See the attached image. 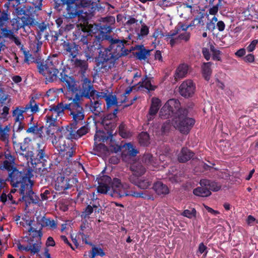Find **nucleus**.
I'll list each match as a JSON object with an SVG mask.
<instances>
[{
  "label": "nucleus",
  "mask_w": 258,
  "mask_h": 258,
  "mask_svg": "<svg viewBox=\"0 0 258 258\" xmlns=\"http://www.w3.org/2000/svg\"><path fill=\"white\" fill-rule=\"evenodd\" d=\"M143 161L148 165H152L153 167H156L157 165L153 155L150 153L144 154L143 156Z\"/></svg>",
  "instance_id": "obj_51"
},
{
  "label": "nucleus",
  "mask_w": 258,
  "mask_h": 258,
  "mask_svg": "<svg viewBox=\"0 0 258 258\" xmlns=\"http://www.w3.org/2000/svg\"><path fill=\"white\" fill-rule=\"evenodd\" d=\"M128 180L139 188L143 189L148 188L152 184V181L146 177H136L135 175H129Z\"/></svg>",
  "instance_id": "obj_20"
},
{
  "label": "nucleus",
  "mask_w": 258,
  "mask_h": 258,
  "mask_svg": "<svg viewBox=\"0 0 258 258\" xmlns=\"http://www.w3.org/2000/svg\"><path fill=\"white\" fill-rule=\"evenodd\" d=\"M111 183L113 193L117 197L122 198L126 195L125 192L130 188L128 183L121 182L120 179L117 178H114Z\"/></svg>",
  "instance_id": "obj_15"
},
{
  "label": "nucleus",
  "mask_w": 258,
  "mask_h": 258,
  "mask_svg": "<svg viewBox=\"0 0 258 258\" xmlns=\"http://www.w3.org/2000/svg\"><path fill=\"white\" fill-rule=\"evenodd\" d=\"M118 111V108L114 109L112 113L105 114L102 117L101 123L106 130H114L116 127V123L113 119L116 117Z\"/></svg>",
  "instance_id": "obj_18"
},
{
  "label": "nucleus",
  "mask_w": 258,
  "mask_h": 258,
  "mask_svg": "<svg viewBox=\"0 0 258 258\" xmlns=\"http://www.w3.org/2000/svg\"><path fill=\"white\" fill-rule=\"evenodd\" d=\"M193 194L196 196L201 197H208L211 195V191L206 186H201L193 190Z\"/></svg>",
  "instance_id": "obj_39"
},
{
  "label": "nucleus",
  "mask_w": 258,
  "mask_h": 258,
  "mask_svg": "<svg viewBox=\"0 0 258 258\" xmlns=\"http://www.w3.org/2000/svg\"><path fill=\"white\" fill-rule=\"evenodd\" d=\"M139 141L141 145L147 146L150 143L149 135L147 132H141L139 135Z\"/></svg>",
  "instance_id": "obj_46"
},
{
  "label": "nucleus",
  "mask_w": 258,
  "mask_h": 258,
  "mask_svg": "<svg viewBox=\"0 0 258 258\" xmlns=\"http://www.w3.org/2000/svg\"><path fill=\"white\" fill-rule=\"evenodd\" d=\"M212 62H203L201 66L202 75L206 81H209L212 74Z\"/></svg>",
  "instance_id": "obj_37"
},
{
  "label": "nucleus",
  "mask_w": 258,
  "mask_h": 258,
  "mask_svg": "<svg viewBox=\"0 0 258 258\" xmlns=\"http://www.w3.org/2000/svg\"><path fill=\"white\" fill-rule=\"evenodd\" d=\"M115 22V18L113 16H108L102 18V22L103 23L111 26L112 25H114Z\"/></svg>",
  "instance_id": "obj_64"
},
{
  "label": "nucleus",
  "mask_w": 258,
  "mask_h": 258,
  "mask_svg": "<svg viewBox=\"0 0 258 258\" xmlns=\"http://www.w3.org/2000/svg\"><path fill=\"white\" fill-rule=\"evenodd\" d=\"M33 222L32 220H26V224L31 226ZM42 229L40 228V229L37 230L32 227H30L28 230V231L29 232L32 233V237L33 238H37L38 239V241L41 240V237L42 236Z\"/></svg>",
  "instance_id": "obj_41"
},
{
  "label": "nucleus",
  "mask_w": 258,
  "mask_h": 258,
  "mask_svg": "<svg viewBox=\"0 0 258 258\" xmlns=\"http://www.w3.org/2000/svg\"><path fill=\"white\" fill-rule=\"evenodd\" d=\"M188 110L182 111V113L175 117L177 126L180 132L183 134H187L195 123V120L187 116Z\"/></svg>",
  "instance_id": "obj_10"
},
{
  "label": "nucleus",
  "mask_w": 258,
  "mask_h": 258,
  "mask_svg": "<svg viewBox=\"0 0 258 258\" xmlns=\"http://www.w3.org/2000/svg\"><path fill=\"white\" fill-rule=\"evenodd\" d=\"M68 128L63 130L60 136L57 137L54 136V139L52 140L53 146L59 152H66L63 154L66 156L68 162H71V158L76 153V148L72 146L73 138Z\"/></svg>",
  "instance_id": "obj_3"
},
{
  "label": "nucleus",
  "mask_w": 258,
  "mask_h": 258,
  "mask_svg": "<svg viewBox=\"0 0 258 258\" xmlns=\"http://www.w3.org/2000/svg\"><path fill=\"white\" fill-rule=\"evenodd\" d=\"M31 141L30 138L26 137L24 138L22 142L19 144V149H18V152L20 155L24 157L27 160L30 159L33 156V152L30 146Z\"/></svg>",
  "instance_id": "obj_17"
},
{
  "label": "nucleus",
  "mask_w": 258,
  "mask_h": 258,
  "mask_svg": "<svg viewBox=\"0 0 258 258\" xmlns=\"http://www.w3.org/2000/svg\"><path fill=\"white\" fill-rule=\"evenodd\" d=\"M76 27L73 32L72 39L73 42H75L80 46V48H82L89 43V41L91 40L94 35H91L90 31L83 24H77Z\"/></svg>",
  "instance_id": "obj_9"
},
{
  "label": "nucleus",
  "mask_w": 258,
  "mask_h": 258,
  "mask_svg": "<svg viewBox=\"0 0 258 258\" xmlns=\"http://www.w3.org/2000/svg\"><path fill=\"white\" fill-rule=\"evenodd\" d=\"M37 243L33 244L32 245H30L31 249L30 252L31 253L34 254L39 252L41 248V242L40 241L36 240Z\"/></svg>",
  "instance_id": "obj_58"
},
{
  "label": "nucleus",
  "mask_w": 258,
  "mask_h": 258,
  "mask_svg": "<svg viewBox=\"0 0 258 258\" xmlns=\"http://www.w3.org/2000/svg\"><path fill=\"white\" fill-rule=\"evenodd\" d=\"M22 23L21 24H19L17 26L18 29L21 28L22 27H24L25 26L28 25L29 24H31V19L29 17H25L23 16L21 18Z\"/></svg>",
  "instance_id": "obj_62"
},
{
  "label": "nucleus",
  "mask_w": 258,
  "mask_h": 258,
  "mask_svg": "<svg viewBox=\"0 0 258 258\" xmlns=\"http://www.w3.org/2000/svg\"><path fill=\"white\" fill-rule=\"evenodd\" d=\"M113 131V130H107V133H105L101 131H97L94 137L95 142H105L109 140L112 142Z\"/></svg>",
  "instance_id": "obj_23"
},
{
  "label": "nucleus",
  "mask_w": 258,
  "mask_h": 258,
  "mask_svg": "<svg viewBox=\"0 0 258 258\" xmlns=\"http://www.w3.org/2000/svg\"><path fill=\"white\" fill-rule=\"evenodd\" d=\"M130 169L133 172V173L130 175H135L136 177L142 176L146 171V169L143 164L138 162L132 164L130 167Z\"/></svg>",
  "instance_id": "obj_30"
},
{
  "label": "nucleus",
  "mask_w": 258,
  "mask_h": 258,
  "mask_svg": "<svg viewBox=\"0 0 258 258\" xmlns=\"http://www.w3.org/2000/svg\"><path fill=\"white\" fill-rule=\"evenodd\" d=\"M63 31L58 29V31H50V33L46 32L44 34V38L46 40H49L50 38V41L52 43H55L59 40V38L62 35Z\"/></svg>",
  "instance_id": "obj_38"
},
{
  "label": "nucleus",
  "mask_w": 258,
  "mask_h": 258,
  "mask_svg": "<svg viewBox=\"0 0 258 258\" xmlns=\"http://www.w3.org/2000/svg\"><path fill=\"white\" fill-rule=\"evenodd\" d=\"M94 209L92 207L91 205H88L82 212V216L84 218L89 217V216L93 213Z\"/></svg>",
  "instance_id": "obj_61"
},
{
  "label": "nucleus",
  "mask_w": 258,
  "mask_h": 258,
  "mask_svg": "<svg viewBox=\"0 0 258 258\" xmlns=\"http://www.w3.org/2000/svg\"><path fill=\"white\" fill-rule=\"evenodd\" d=\"M90 100V111L93 112L95 115H99L102 110V101L101 100L102 98H96L95 96H93L92 98H89Z\"/></svg>",
  "instance_id": "obj_27"
},
{
  "label": "nucleus",
  "mask_w": 258,
  "mask_h": 258,
  "mask_svg": "<svg viewBox=\"0 0 258 258\" xmlns=\"http://www.w3.org/2000/svg\"><path fill=\"white\" fill-rule=\"evenodd\" d=\"M63 48L64 54L68 56L71 61H73V59L79 54L80 46L75 42H69L64 41Z\"/></svg>",
  "instance_id": "obj_19"
},
{
  "label": "nucleus",
  "mask_w": 258,
  "mask_h": 258,
  "mask_svg": "<svg viewBox=\"0 0 258 258\" xmlns=\"http://www.w3.org/2000/svg\"><path fill=\"white\" fill-rule=\"evenodd\" d=\"M57 117H56V115H55V116H53V115H47L46 116V121L47 125H48V127L46 128V133L48 136H49L50 134L53 135V133H51V130L49 128L51 126H55L56 123V120Z\"/></svg>",
  "instance_id": "obj_45"
},
{
  "label": "nucleus",
  "mask_w": 258,
  "mask_h": 258,
  "mask_svg": "<svg viewBox=\"0 0 258 258\" xmlns=\"http://www.w3.org/2000/svg\"><path fill=\"white\" fill-rule=\"evenodd\" d=\"M105 255V253L101 248L96 247L95 246L92 247V250L89 252V256L90 258H94L97 255H99L102 257Z\"/></svg>",
  "instance_id": "obj_47"
},
{
  "label": "nucleus",
  "mask_w": 258,
  "mask_h": 258,
  "mask_svg": "<svg viewBox=\"0 0 258 258\" xmlns=\"http://www.w3.org/2000/svg\"><path fill=\"white\" fill-rule=\"evenodd\" d=\"M168 106L170 110L173 111V113L175 117L182 113V111L187 110L186 109L181 108L180 107V103L178 99H170L164 104V108Z\"/></svg>",
  "instance_id": "obj_22"
},
{
  "label": "nucleus",
  "mask_w": 258,
  "mask_h": 258,
  "mask_svg": "<svg viewBox=\"0 0 258 258\" xmlns=\"http://www.w3.org/2000/svg\"><path fill=\"white\" fill-rule=\"evenodd\" d=\"M164 108V105L161 108L159 112V115L161 118L167 119L172 117H175V115L173 113V111L170 110L168 106L166 108Z\"/></svg>",
  "instance_id": "obj_44"
},
{
  "label": "nucleus",
  "mask_w": 258,
  "mask_h": 258,
  "mask_svg": "<svg viewBox=\"0 0 258 258\" xmlns=\"http://www.w3.org/2000/svg\"><path fill=\"white\" fill-rule=\"evenodd\" d=\"M210 51L212 53V58L214 60L221 61V55L222 52L215 48V46L213 44L210 45Z\"/></svg>",
  "instance_id": "obj_48"
},
{
  "label": "nucleus",
  "mask_w": 258,
  "mask_h": 258,
  "mask_svg": "<svg viewBox=\"0 0 258 258\" xmlns=\"http://www.w3.org/2000/svg\"><path fill=\"white\" fill-rule=\"evenodd\" d=\"M82 106L78 102V99H73L69 104L63 105L62 102L58 103L57 105H52L49 106V110L56 113V117H58L62 113L64 110H68L70 111V115L72 116L73 119H79L83 115L81 113Z\"/></svg>",
  "instance_id": "obj_5"
},
{
  "label": "nucleus",
  "mask_w": 258,
  "mask_h": 258,
  "mask_svg": "<svg viewBox=\"0 0 258 258\" xmlns=\"http://www.w3.org/2000/svg\"><path fill=\"white\" fill-rule=\"evenodd\" d=\"M25 128V123L21 121H16L13 125V131L16 132H20Z\"/></svg>",
  "instance_id": "obj_60"
},
{
  "label": "nucleus",
  "mask_w": 258,
  "mask_h": 258,
  "mask_svg": "<svg viewBox=\"0 0 258 258\" xmlns=\"http://www.w3.org/2000/svg\"><path fill=\"white\" fill-rule=\"evenodd\" d=\"M45 146L43 143H37L35 152L33 153V156L30 158L31 163L34 165L33 167L36 169L41 170L46 169L50 164L48 163V156L45 151Z\"/></svg>",
  "instance_id": "obj_6"
},
{
  "label": "nucleus",
  "mask_w": 258,
  "mask_h": 258,
  "mask_svg": "<svg viewBox=\"0 0 258 258\" xmlns=\"http://www.w3.org/2000/svg\"><path fill=\"white\" fill-rule=\"evenodd\" d=\"M102 41L100 38H97L94 36L92 37L89 43L84 45L81 49L83 50L85 56L88 60L90 58H96L98 56L97 62L96 63V71L98 73H104L107 72V70L101 68L99 66V63L101 62V53L104 51V49L101 45Z\"/></svg>",
  "instance_id": "obj_4"
},
{
  "label": "nucleus",
  "mask_w": 258,
  "mask_h": 258,
  "mask_svg": "<svg viewBox=\"0 0 258 258\" xmlns=\"http://www.w3.org/2000/svg\"><path fill=\"white\" fill-rule=\"evenodd\" d=\"M149 33V28L145 24H143L141 25L140 32L138 33V37L139 39L143 38L145 36L148 35Z\"/></svg>",
  "instance_id": "obj_55"
},
{
  "label": "nucleus",
  "mask_w": 258,
  "mask_h": 258,
  "mask_svg": "<svg viewBox=\"0 0 258 258\" xmlns=\"http://www.w3.org/2000/svg\"><path fill=\"white\" fill-rule=\"evenodd\" d=\"M36 220L37 223L41 225V229L44 227L54 229L57 227L56 222L54 220L47 217H38L36 218Z\"/></svg>",
  "instance_id": "obj_25"
},
{
  "label": "nucleus",
  "mask_w": 258,
  "mask_h": 258,
  "mask_svg": "<svg viewBox=\"0 0 258 258\" xmlns=\"http://www.w3.org/2000/svg\"><path fill=\"white\" fill-rule=\"evenodd\" d=\"M112 29V26L103 23L100 24L99 26V31L98 34L94 35V36L97 38H100V40L102 41L104 40H107V37H112V36L107 34V33H110Z\"/></svg>",
  "instance_id": "obj_24"
},
{
  "label": "nucleus",
  "mask_w": 258,
  "mask_h": 258,
  "mask_svg": "<svg viewBox=\"0 0 258 258\" xmlns=\"http://www.w3.org/2000/svg\"><path fill=\"white\" fill-rule=\"evenodd\" d=\"M96 98L97 99L98 98L105 99L107 109L113 105L118 106L117 97L115 95H113L112 93L108 94L104 92H99L97 95Z\"/></svg>",
  "instance_id": "obj_21"
},
{
  "label": "nucleus",
  "mask_w": 258,
  "mask_h": 258,
  "mask_svg": "<svg viewBox=\"0 0 258 258\" xmlns=\"http://www.w3.org/2000/svg\"><path fill=\"white\" fill-rule=\"evenodd\" d=\"M181 215L189 219L196 218L197 215V211L195 208H191V210H185L183 211Z\"/></svg>",
  "instance_id": "obj_54"
},
{
  "label": "nucleus",
  "mask_w": 258,
  "mask_h": 258,
  "mask_svg": "<svg viewBox=\"0 0 258 258\" xmlns=\"http://www.w3.org/2000/svg\"><path fill=\"white\" fill-rule=\"evenodd\" d=\"M44 128L43 125H39L37 122H33L32 125L26 130V133L28 134L38 135L40 138H42L43 130Z\"/></svg>",
  "instance_id": "obj_35"
},
{
  "label": "nucleus",
  "mask_w": 258,
  "mask_h": 258,
  "mask_svg": "<svg viewBox=\"0 0 258 258\" xmlns=\"http://www.w3.org/2000/svg\"><path fill=\"white\" fill-rule=\"evenodd\" d=\"M98 182L103 184H105L110 185L111 182V178L108 175L100 176V177H97Z\"/></svg>",
  "instance_id": "obj_57"
},
{
  "label": "nucleus",
  "mask_w": 258,
  "mask_h": 258,
  "mask_svg": "<svg viewBox=\"0 0 258 258\" xmlns=\"http://www.w3.org/2000/svg\"><path fill=\"white\" fill-rule=\"evenodd\" d=\"M107 39L109 46L108 48L104 49V51L101 53L100 59L102 60L99 63V66L107 70V72L114 67L117 59L127 56L136 48L133 46L130 48H127L130 43L124 38L120 39L116 37H107Z\"/></svg>",
  "instance_id": "obj_1"
},
{
  "label": "nucleus",
  "mask_w": 258,
  "mask_h": 258,
  "mask_svg": "<svg viewBox=\"0 0 258 258\" xmlns=\"http://www.w3.org/2000/svg\"><path fill=\"white\" fill-rule=\"evenodd\" d=\"M83 77L81 80V83L79 87H77V90L76 91V95L75 99H78L79 102L80 97H85L89 98L95 96L96 98L97 95L99 92L94 89L93 84L90 79L87 77Z\"/></svg>",
  "instance_id": "obj_8"
},
{
  "label": "nucleus",
  "mask_w": 258,
  "mask_h": 258,
  "mask_svg": "<svg viewBox=\"0 0 258 258\" xmlns=\"http://www.w3.org/2000/svg\"><path fill=\"white\" fill-rule=\"evenodd\" d=\"M58 81L64 83L69 91L76 93L77 90L76 81L73 76H70L66 74V71L62 70L60 73Z\"/></svg>",
  "instance_id": "obj_14"
},
{
  "label": "nucleus",
  "mask_w": 258,
  "mask_h": 258,
  "mask_svg": "<svg viewBox=\"0 0 258 258\" xmlns=\"http://www.w3.org/2000/svg\"><path fill=\"white\" fill-rule=\"evenodd\" d=\"M26 111L24 107L23 108V110H19L18 108L14 110L13 112V115L14 116H15V121H21L24 119L23 113Z\"/></svg>",
  "instance_id": "obj_53"
},
{
  "label": "nucleus",
  "mask_w": 258,
  "mask_h": 258,
  "mask_svg": "<svg viewBox=\"0 0 258 258\" xmlns=\"http://www.w3.org/2000/svg\"><path fill=\"white\" fill-rule=\"evenodd\" d=\"M81 113L83 115L82 117H80L79 119H73V122L70 124V125H68L66 127V128H68L70 135H71V137L73 138V139L77 140L83 136L86 135L88 132V128L86 126H83L78 129L77 131V124L82 121L85 117L84 114V110L83 108H82V110H81Z\"/></svg>",
  "instance_id": "obj_11"
},
{
  "label": "nucleus",
  "mask_w": 258,
  "mask_h": 258,
  "mask_svg": "<svg viewBox=\"0 0 258 258\" xmlns=\"http://www.w3.org/2000/svg\"><path fill=\"white\" fill-rule=\"evenodd\" d=\"M200 184L201 186H206L210 191H217L221 189V186L217 182L211 181L207 179H202L200 180Z\"/></svg>",
  "instance_id": "obj_31"
},
{
  "label": "nucleus",
  "mask_w": 258,
  "mask_h": 258,
  "mask_svg": "<svg viewBox=\"0 0 258 258\" xmlns=\"http://www.w3.org/2000/svg\"><path fill=\"white\" fill-rule=\"evenodd\" d=\"M137 47L139 50L134 53V55L140 60H145L147 58V55H150V51L146 49L143 46L138 45Z\"/></svg>",
  "instance_id": "obj_40"
},
{
  "label": "nucleus",
  "mask_w": 258,
  "mask_h": 258,
  "mask_svg": "<svg viewBox=\"0 0 258 258\" xmlns=\"http://www.w3.org/2000/svg\"><path fill=\"white\" fill-rule=\"evenodd\" d=\"M5 6L7 8L6 10H4L2 12L0 11V28L7 23L10 19V14L8 12V6L6 4L5 5Z\"/></svg>",
  "instance_id": "obj_43"
},
{
  "label": "nucleus",
  "mask_w": 258,
  "mask_h": 258,
  "mask_svg": "<svg viewBox=\"0 0 258 258\" xmlns=\"http://www.w3.org/2000/svg\"><path fill=\"white\" fill-rule=\"evenodd\" d=\"M196 90V85L191 80L183 81L179 87V94L185 98L191 97Z\"/></svg>",
  "instance_id": "obj_16"
},
{
  "label": "nucleus",
  "mask_w": 258,
  "mask_h": 258,
  "mask_svg": "<svg viewBox=\"0 0 258 258\" xmlns=\"http://www.w3.org/2000/svg\"><path fill=\"white\" fill-rule=\"evenodd\" d=\"M47 29V26L44 23L39 24L38 25V33L36 36V39L39 40L41 37L43 33Z\"/></svg>",
  "instance_id": "obj_56"
},
{
  "label": "nucleus",
  "mask_w": 258,
  "mask_h": 258,
  "mask_svg": "<svg viewBox=\"0 0 258 258\" xmlns=\"http://www.w3.org/2000/svg\"><path fill=\"white\" fill-rule=\"evenodd\" d=\"M3 156L5 157V160L1 162L0 170L2 171H10L12 168L16 167L15 157L12 154L10 151L7 149L4 153L0 152V159Z\"/></svg>",
  "instance_id": "obj_13"
},
{
  "label": "nucleus",
  "mask_w": 258,
  "mask_h": 258,
  "mask_svg": "<svg viewBox=\"0 0 258 258\" xmlns=\"http://www.w3.org/2000/svg\"><path fill=\"white\" fill-rule=\"evenodd\" d=\"M161 106V101L160 100L156 97H153L152 99V102L151 106L149 110V115L150 116L149 120L151 119V116H154L155 115Z\"/></svg>",
  "instance_id": "obj_32"
},
{
  "label": "nucleus",
  "mask_w": 258,
  "mask_h": 258,
  "mask_svg": "<svg viewBox=\"0 0 258 258\" xmlns=\"http://www.w3.org/2000/svg\"><path fill=\"white\" fill-rule=\"evenodd\" d=\"M22 197L19 199L21 201H24L28 203H33L36 204L39 202V197L35 195L32 189V186L29 188L28 190L24 191V195H21Z\"/></svg>",
  "instance_id": "obj_26"
},
{
  "label": "nucleus",
  "mask_w": 258,
  "mask_h": 258,
  "mask_svg": "<svg viewBox=\"0 0 258 258\" xmlns=\"http://www.w3.org/2000/svg\"><path fill=\"white\" fill-rule=\"evenodd\" d=\"M188 66L186 64H181L176 69L174 75L175 79L177 80L183 78L187 74Z\"/></svg>",
  "instance_id": "obj_36"
},
{
  "label": "nucleus",
  "mask_w": 258,
  "mask_h": 258,
  "mask_svg": "<svg viewBox=\"0 0 258 258\" xmlns=\"http://www.w3.org/2000/svg\"><path fill=\"white\" fill-rule=\"evenodd\" d=\"M119 135L122 138H128L131 135L130 132L126 130V125L123 123H121L118 127Z\"/></svg>",
  "instance_id": "obj_50"
},
{
  "label": "nucleus",
  "mask_w": 258,
  "mask_h": 258,
  "mask_svg": "<svg viewBox=\"0 0 258 258\" xmlns=\"http://www.w3.org/2000/svg\"><path fill=\"white\" fill-rule=\"evenodd\" d=\"M97 191L100 194H106L109 190L110 185L105 184L98 183Z\"/></svg>",
  "instance_id": "obj_59"
},
{
  "label": "nucleus",
  "mask_w": 258,
  "mask_h": 258,
  "mask_svg": "<svg viewBox=\"0 0 258 258\" xmlns=\"http://www.w3.org/2000/svg\"><path fill=\"white\" fill-rule=\"evenodd\" d=\"M73 61L74 62L73 65L75 68L79 70V72L82 75L85 76L84 74L88 67L87 62L85 60L78 58L73 59Z\"/></svg>",
  "instance_id": "obj_34"
},
{
  "label": "nucleus",
  "mask_w": 258,
  "mask_h": 258,
  "mask_svg": "<svg viewBox=\"0 0 258 258\" xmlns=\"http://www.w3.org/2000/svg\"><path fill=\"white\" fill-rule=\"evenodd\" d=\"M153 80V77H148L147 75L145 76L142 79V81L138 83V89L144 88L149 92L154 91L157 88V86L152 84Z\"/></svg>",
  "instance_id": "obj_28"
},
{
  "label": "nucleus",
  "mask_w": 258,
  "mask_h": 258,
  "mask_svg": "<svg viewBox=\"0 0 258 258\" xmlns=\"http://www.w3.org/2000/svg\"><path fill=\"white\" fill-rule=\"evenodd\" d=\"M55 62L48 60L45 64L38 63L37 69L39 73L45 79L46 84L57 82L59 79L58 70L55 64Z\"/></svg>",
  "instance_id": "obj_7"
},
{
  "label": "nucleus",
  "mask_w": 258,
  "mask_h": 258,
  "mask_svg": "<svg viewBox=\"0 0 258 258\" xmlns=\"http://www.w3.org/2000/svg\"><path fill=\"white\" fill-rule=\"evenodd\" d=\"M7 171L8 176L5 181L9 182L10 185L15 188L11 190V192L18 190L20 195H24L25 190L33 186V182L31 179L33 175L30 169L23 168L20 170L15 167Z\"/></svg>",
  "instance_id": "obj_2"
},
{
  "label": "nucleus",
  "mask_w": 258,
  "mask_h": 258,
  "mask_svg": "<svg viewBox=\"0 0 258 258\" xmlns=\"http://www.w3.org/2000/svg\"><path fill=\"white\" fill-rule=\"evenodd\" d=\"M78 180L75 177H69L60 174L56 178L55 183V189L61 192L71 188L76 185Z\"/></svg>",
  "instance_id": "obj_12"
},
{
  "label": "nucleus",
  "mask_w": 258,
  "mask_h": 258,
  "mask_svg": "<svg viewBox=\"0 0 258 258\" xmlns=\"http://www.w3.org/2000/svg\"><path fill=\"white\" fill-rule=\"evenodd\" d=\"M194 156L193 152L186 147H183L178 154L177 159L180 163H185L192 159Z\"/></svg>",
  "instance_id": "obj_29"
},
{
  "label": "nucleus",
  "mask_w": 258,
  "mask_h": 258,
  "mask_svg": "<svg viewBox=\"0 0 258 258\" xmlns=\"http://www.w3.org/2000/svg\"><path fill=\"white\" fill-rule=\"evenodd\" d=\"M1 30L3 36L5 38H8L10 39L14 34V32L11 30H9L6 28H1Z\"/></svg>",
  "instance_id": "obj_63"
},
{
  "label": "nucleus",
  "mask_w": 258,
  "mask_h": 258,
  "mask_svg": "<svg viewBox=\"0 0 258 258\" xmlns=\"http://www.w3.org/2000/svg\"><path fill=\"white\" fill-rule=\"evenodd\" d=\"M24 108L26 109V111L30 109L31 111L33 113H36L39 111L38 105L36 103L35 99L33 97Z\"/></svg>",
  "instance_id": "obj_49"
},
{
  "label": "nucleus",
  "mask_w": 258,
  "mask_h": 258,
  "mask_svg": "<svg viewBox=\"0 0 258 258\" xmlns=\"http://www.w3.org/2000/svg\"><path fill=\"white\" fill-rule=\"evenodd\" d=\"M153 189L158 195H166L169 192L168 186L161 181L155 183L153 185Z\"/></svg>",
  "instance_id": "obj_33"
},
{
  "label": "nucleus",
  "mask_w": 258,
  "mask_h": 258,
  "mask_svg": "<svg viewBox=\"0 0 258 258\" xmlns=\"http://www.w3.org/2000/svg\"><path fill=\"white\" fill-rule=\"evenodd\" d=\"M10 131V125H6L4 128H2L0 125V139L2 141H6V140H8L9 136V133Z\"/></svg>",
  "instance_id": "obj_52"
},
{
  "label": "nucleus",
  "mask_w": 258,
  "mask_h": 258,
  "mask_svg": "<svg viewBox=\"0 0 258 258\" xmlns=\"http://www.w3.org/2000/svg\"><path fill=\"white\" fill-rule=\"evenodd\" d=\"M57 193L50 189H45V190L40 194L42 200H48L52 201L56 198Z\"/></svg>",
  "instance_id": "obj_42"
}]
</instances>
